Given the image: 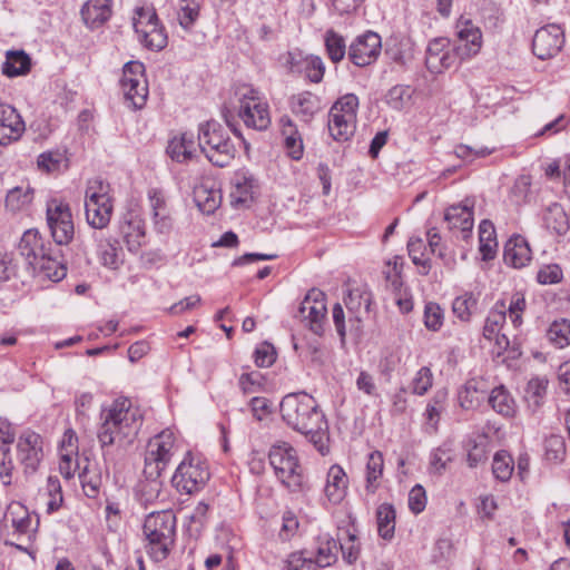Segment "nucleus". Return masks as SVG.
Masks as SVG:
<instances>
[{
	"instance_id": "680f3d73",
	"label": "nucleus",
	"mask_w": 570,
	"mask_h": 570,
	"mask_svg": "<svg viewBox=\"0 0 570 570\" xmlns=\"http://www.w3.org/2000/svg\"><path fill=\"white\" fill-rule=\"evenodd\" d=\"M66 158L63 154L59 151H47L42 153L38 157V166L39 168L52 173L60 170L61 166L65 165Z\"/></svg>"
},
{
	"instance_id": "c9c22d12",
	"label": "nucleus",
	"mask_w": 570,
	"mask_h": 570,
	"mask_svg": "<svg viewBox=\"0 0 570 570\" xmlns=\"http://www.w3.org/2000/svg\"><path fill=\"white\" fill-rule=\"evenodd\" d=\"M121 248L115 238H101L98 242L97 254L101 264L109 269H118L122 263L120 258Z\"/></svg>"
},
{
	"instance_id": "9b49d317",
	"label": "nucleus",
	"mask_w": 570,
	"mask_h": 570,
	"mask_svg": "<svg viewBox=\"0 0 570 570\" xmlns=\"http://www.w3.org/2000/svg\"><path fill=\"white\" fill-rule=\"evenodd\" d=\"M326 312L324 293L320 289L312 288L302 301L296 317L305 322L312 332L321 334Z\"/></svg>"
},
{
	"instance_id": "423d86ee",
	"label": "nucleus",
	"mask_w": 570,
	"mask_h": 570,
	"mask_svg": "<svg viewBox=\"0 0 570 570\" xmlns=\"http://www.w3.org/2000/svg\"><path fill=\"white\" fill-rule=\"evenodd\" d=\"M109 183L96 177L89 179L85 191V214L87 223L97 229L105 228L114 210Z\"/></svg>"
},
{
	"instance_id": "5701e85b",
	"label": "nucleus",
	"mask_w": 570,
	"mask_h": 570,
	"mask_svg": "<svg viewBox=\"0 0 570 570\" xmlns=\"http://www.w3.org/2000/svg\"><path fill=\"white\" fill-rule=\"evenodd\" d=\"M348 487V478L338 464H333L326 475V484L324 488L325 495L330 502L337 504L346 495Z\"/></svg>"
},
{
	"instance_id": "de8ad7c7",
	"label": "nucleus",
	"mask_w": 570,
	"mask_h": 570,
	"mask_svg": "<svg viewBox=\"0 0 570 570\" xmlns=\"http://www.w3.org/2000/svg\"><path fill=\"white\" fill-rule=\"evenodd\" d=\"M414 90L406 85H396L386 94V104L394 110H403L412 99Z\"/></svg>"
},
{
	"instance_id": "3c124183",
	"label": "nucleus",
	"mask_w": 570,
	"mask_h": 570,
	"mask_svg": "<svg viewBox=\"0 0 570 570\" xmlns=\"http://www.w3.org/2000/svg\"><path fill=\"white\" fill-rule=\"evenodd\" d=\"M492 472L495 479L507 482L513 472V459L507 451H499L494 454Z\"/></svg>"
},
{
	"instance_id": "4be33fe9",
	"label": "nucleus",
	"mask_w": 570,
	"mask_h": 570,
	"mask_svg": "<svg viewBox=\"0 0 570 570\" xmlns=\"http://www.w3.org/2000/svg\"><path fill=\"white\" fill-rule=\"evenodd\" d=\"M119 230L129 252L136 253L141 247L145 238V226L142 219L138 215L128 213L124 215L119 225Z\"/></svg>"
},
{
	"instance_id": "8fccbe9b",
	"label": "nucleus",
	"mask_w": 570,
	"mask_h": 570,
	"mask_svg": "<svg viewBox=\"0 0 570 570\" xmlns=\"http://www.w3.org/2000/svg\"><path fill=\"white\" fill-rule=\"evenodd\" d=\"M567 454L566 441L561 435L551 434L544 440V456L547 461L561 463Z\"/></svg>"
},
{
	"instance_id": "13d9d810",
	"label": "nucleus",
	"mask_w": 570,
	"mask_h": 570,
	"mask_svg": "<svg viewBox=\"0 0 570 570\" xmlns=\"http://www.w3.org/2000/svg\"><path fill=\"white\" fill-rule=\"evenodd\" d=\"M424 325L428 330L436 332L443 325L444 313L439 304L429 302L424 307Z\"/></svg>"
},
{
	"instance_id": "69168bd1",
	"label": "nucleus",
	"mask_w": 570,
	"mask_h": 570,
	"mask_svg": "<svg viewBox=\"0 0 570 570\" xmlns=\"http://www.w3.org/2000/svg\"><path fill=\"white\" fill-rule=\"evenodd\" d=\"M198 17L199 6L195 2L181 6L177 14L178 22L185 30H189Z\"/></svg>"
},
{
	"instance_id": "f8f14e48",
	"label": "nucleus",
	"mask_w": 570,
	"mask_h": 570,
	"mask_svg": "<svg viewBox=\"0 0 570 570\" xmlns=\"http://www.w3.org/2000/svg\"><path fill=\"white\" fill-rule=\"evenodd\" d=\"M381 37L373 31L358 36L348 48V58L357 67H366L376 61L381 53Z\"/></svg>"
},
{
	"instance_id": "ddd939ff",
	"label": "nucleus",
	"mask_w": 570,
	"mask_h": 570,
	"mask_svg": "<svg viewBox=\"0 0 570 570\" xmlns=\"http://www.w3.org/2000/svg\"><path fill=\"white\" fill-rule=\"evenodd\" d=\"M450 39L438 37L432 39L426 48L425 66L432 73H441L455 65L458 55L455 49H449Z\"/></svg>"
},
{
	"instance_id": "bb28decb",
	"label": "nucleus",
	"mask_w": 570,
	"mask_h": 570,
	"mask_svg": "<svg viewBox=\"0 0 570 570\" xmlns=\"http://www.w3.org/2000/svg\"><path fill=\"white\" fill-rule=\"evenodd\" d=\"M135 31L138 35L139 41L153 51L163 50L168 42L165 28L158 22H146L145 27L135 23Z\"/></svg>"
},
{
	"instance_id": "864d4df0",
	"label": "nucleus",
	"mask_w": 570,
	"mask_h": 570,
	"mask_svg": "<svg viewBox=\"0 0 570 570\" xmlns=\"http://www.w3.org/2000/svg\"><path fill=\"white\" fill-rule=\"evenodd\" d=\"M487 438L478 436V439L468 442V464L471 468L478 466L488 459Z\"/></svg>"
},
{
	"instance_id": "6e6d98bb",
	"label": "nucleus",
	"mask_w": 570,
	"mask_h": 570,
	"mask_svg": "<svg viewBox=\"0 0 570 570\" xmlns=\"http://www.w3.org/2000/svg\"><path fill=\"white\" fill-rule=\"evenodd\" d=\"M476 302L472 293H465L453 301L452 311L461 321H469L476 307Z\"/></svg>"
},
{
	"instance_id": "39448f33",
	"label": "nucleus",
	"mask_w": 570,
	"mask_h": 570,
	"mask_svg": "<svg viewBox=\"0 0 570 570\" xmlns=\"http://www.w3.org/2000/svg\"><path fill=\"white\" fill-rule=\"evenodd\" d=\"M269 464L277 480L291 492H306L309 487L296 450L285 441L274 443L268 452Z\"/></svg>"
},
{
	"instance_id": "052dcab7",
	"label": "nucleus",
	"mask_w": 570,
	"mask_h": 570,
	"mask_svg": "<svg viewBox=\"0 0 570 570\" xmlns=\"http://www.w3.org/2000/svg\"><path fill=\"white\" fill-rule=\"evenodd\" d=\"M527 306L525 298L522 294L515 293L511 296L507 313L514 327H519L522 323V313Z\"/></svg>"
},
{
	"instance_id": "2f4dec72",
	"label": "nucleus",
	"mask_w": 570,
	"mask_h": 570,
	"mask_svg": "<svg viewBox=\"0 0 570 570\" xmlns=\"http://www.w3.org/2000/svg\"><path fill=\"white\" fill-rule=\"evenodd\" d=\"M194 199L199 210L204 214H213L222 203V194L218 188L203 183L194 189Z\"/></svg>"
},
{
	"instance_id": "473e14b6",
	"label": "nucleus",
	"mask_w": 570,
	"mask_h": 570,
	"mask_svg": "<svg viewBox=\"0 0 570 570\" xmlns=\"http://www.w3.org/2000/svg\"><path fill=\"white\" fill-rule=\"evenodd\" d=\"M227 138H229V136L224 130L223 126L215 120L207 121L199 126L198 146L203 153L222 144Z\"/></svg>"
},
{
	"instance_id": "e433bc0d",
	"label": "nucleus",
	"mask_w": 570,
	"mask_h": 570,
	"mask_svg": "<svg viewBox=\"0 0 570 570\" xmlns=\"http://www.w3.org/2000/svg\"><path fill=\"white\" fill-rule=\"evenodd\" d=\"M30 67V57L24 51H8L2 72L8 77H17L29 72Z\"/></svg>"
},
{
	"instance_id": "7c9ffc66",
	"label": "nucleus",
	"mask_w": 570,
	"mask_h": 570,
	"mask_svg": "<svg viewBox=\"0 0 570 570\" xmlns=\"http://www.w3.org/2000/svg\"><path fill=\"white\" fill-rule=\"evenodd\" d=\"M384 472V456L381 451H372L367 455L365 466V491L374 494L381 487V479Z\"/></svg>"
},
{
	"instance_id": "6e6552de",
	"label": "nucleus",
	"mask_w": 570,
	"mask_h": 570,
	"mask_svg": "<svg viewBox=\"0 0 570 570\" xmlns=\"http://www.w3.org/2000/svg\"><path fill=\"white\" fill-rule=\"evenodd\" d=\"M238 116L248 128L256 130H265L271 125L268 105L250 87L244 88L240 94Z\"/></svg>"
},
{
	"instance_id": "0eeeda50",
	"label": "nucleus",
	"mask_w": 570,
	"mask_h": 570,
	"mask_svg": "<svg viewBox=\"0 0 570 570\" xmlns=\"http://www.w3.org/2000/svg\"><path fill=\"white\" fill-rule=\"evenodd\" d=\"M209 476L206 462L198 456L187 453L177 466L171 483L178 492L193 494L205 487Z\"/></svg>"
},
{
	"instance_id": "09e8293b",
	"label": "nucleus",
	"mask_w": 570,
	"mask_h": 570,
	"mask_svg": "<svg viewBox=\"0 0 570 570\" xmlns=\"http://www.w3.org/2000/svg\"><path fill=\"white\" fill-rule=\"evenodd\" d=\"M324 41L326 52L332 62L337 63L343 60L346 55V45L344 38L336 33L334 30H327Z\"/></svg>"
},
{
	"instance_id": "72a5a7b5",
	"label": "nucleus",
	"mask_w": 570,
	"mask_h": 570,
	"mask_svg": "<svg viewBox=\"0 0 570 570\" xmlns=\"http://www.w3.org/2000/svg\"><path fill=\"white\" fill-rule=\"evenodd\" d=\"M282 136L284 137V146L288 155L298 160L303 156V141L296 126L287 116L281 118Z\"/></svg>"
},
{
	"instance_id": "ea45409f",
	"label": "nucleus",
	"mask_w": 570,
	"mask_h": 570,
	"mask_svg": "<svg viewBox=\"0 0 570 570\" xmlns=\"http://www.w3.org/2000/svg\"><path fill=\"white\" fill-rule=\"evenodd\" d=\"M126 100L130 101L134 108H141L148 96V87L145 79L128 80L120 83Z\"/></svg>"
},
{
	"instance_id": "f257e3e1",
	"label": "nucleus",
	"mask_w": 570,
	"mask_h": 570,
	"mask_svg": "<svg viewBox=\"0 0 570 570\" xmlns=\"http://www.w3.org/2000/svg\"><path fill=\"white\" fill-rule=\"evenodd\" d=\"M279 411L283 421L289 428L304 434L318 451L323 452L328 424L312 395L306 392L288 393L282 399Z\"/></svg>"
},
{
	"instance_id": "0e129e2a",
	"label": "nucleus",
	"mask_w": 570,
	"mask_h": 570,
	"mask_svg": "<svg viewBox=\"0 0 570 570\" xmlns=\"http://www.w3.org/2000/svg\"><path fill=\"white\" fill-rule=\"evenodd\" d=\"M318 564L312 557H305L304 552H293L287 559L288 570H317Z\"/></svg>"
},
{
	"instance_id": "a211bd4d",
	"label": "nucleus",
	"mask_w": 570,
	"mask_h": 570,
	"mask_svg": "<svg viewBox=\"0 0 570 570\" xmlns=\"http://www.w3.org/2000/svg\"><path fill=\"white\" fill-rule=\"evenodd\" d=\"M24 131V122L18 111L0 101V145L18 140Z\"/></svg>"
},
{
	"instance_id": "338daca9",
	"label": "nucleus",
	"mask_w": 570,
	"mask_h": 570,
	"mask_svg": "<svg viewBox=\"0 0 570 570\" xmlns=\"http://www.w3.org/2000/svg\"><path fill=\"white\" fill-rule=\"evenodd\" d=\"M356 387L360 392L367 396H376L377 387L373 374L365 368H361L355 381Z\"/></svg>"
},
{
	"instance_id": "4d7b16f0",
	"label": "nucleus",
	"mask_w": 570,
	"mask_h": 570,
	"mask_svg": "<svg viewBox=\"0 0 570 570\" xmlns=\"http://www.w3.org/2000/svg\"><path fill=\"white\" fill-rule=\"evenodd\" d=\"M325 72V65L318 56H306L303 62V72L305 77L314 82L318 83L322 81Z\"/></svg>"
},
{
	"instance_id": "bf43d9fd",
	"label": "nucleus",
	"mask_w": 570,
	"mask_h": 570,
	"mask_svg": "<svg viewBox=\"0 0 570 570\" xmlns=\"http://www.w3.org/2000/svg\"><path fill=\"white\" fill-rule=\"evenodd\" d=\"M411 43L409 40H401L386 49V55L392 61L405 66L412 59Z\"/></svg>"
},
{
	"instance_id": "37998d69",
	"label": "nucleus",
	"mask_w": 570,
	"mask_h": 570,
	"mask_svg": "<svg viewBox=\"0 0 570 570\" xmlns=\"http://www.w3.org/2000/svg\"><path fill=\"white\" fill-rule=\"evenodd\" d=\"M254 179L245 175L237 176L230 193L232 205H247L253 199Z\"/></svg>"
},
{
	"instance_id": "774afa93",
	"label": "nucleus",
	"mask_w": 570,
	"mask_h": 570,
	"mask_svg": "<svg viewBox=\"0 0 570 570\" xmlns=\"http://www.w3.org/2000/svg\"><path fill=\"white\" fill-rule=\"evenodd\" d=\"M432 386V372L429 367H421L412 382L413 393L417 395L425 394Z\"/></svg>"
},
{
	"instance_id": "20e7f679",
	"label": "nucleus",
	"mask_w": 570,
	"mask_h": 570,
	"mask_svg": "<svg viewBox=\"0 0 570 570\" xmlns=\"http://www.w3.org/2000/svg\"><path fill=\"white\" fill-rule=\"evenodd\" d=\"M177 451V438L170 429L163 430L148 441L142 473L148 481L145 487H149L151 492L159 493L161 487L159 478Z\"/></svg>"
},
{
	"instance_id": "a18cd8bd",
	"label": "nucleus",
	"mask_w": 570,
	"mask_h": 570,
	"mask_svg": "<svg viewBox=\"0 0 570 570\" xmlns=\"http://www.w3.org/2000/svg\"><path fill=\"white\" fill-rule=\"evenodd\" d=\"M235 151L234 145L230 139L227 138L222 144L208 149L205 155L213 165L225 167L234 159Z\"/></svg>"
},
{
	"instance_id": "b1692460",
	"label": "nucleus",
	"mask_w": 570,
	"mask_h": 570,
	"mask_svg": "<svg viewBox=\"0 0 570 570\" xmlns=\"http://www.w3.org/2000/svg\"><path fill=\"white\" fill-rule=\"evenodd\" d=\"M488 403L495 413L505 419H512L517 415V401L504 385L490 389Z\"/></svg>"
},
{
	"instance_id": "4468645a",
	"label": "nucleus",
	"mask_w": 570,
	"mask_h": 570,
	"mask_svg": "<svg viewBox=\"0 0 570 570\" xmlns=\"http://www.w3.org/2000/svg\"><path fill=\"white\" fill-rule=\"evenodd\" d=\"M564 43L562 29L558 24H548L535 31L532 51L541 60L556 56Z\"/></svg>"
},
{
	"instance_id": "aec40b11",
	"label": "nucleus",
	"mask_w": 570,
	"mask_h": 570,
	"mask_svg": "<svg viewBox=\"0 0 570 570\" xmlns=\"http://www.w3.org/2000/svg\"><path fill=\"white\" fill-rule=\"evenodd\" d=\"M507 321V304L505 301H498L490 311L483 327V336L488 340L495 338L497 345L505 351L509 346V340L504 334L500 335L504 323Z\"/></svg>"
},
{
	"instance_id": "c85d7f7f",
	"label": "nucleus",
	"mask_w": 570,
	"mask_h": 570,
	"mask_svg": "<svg viewBox=\"0 0 570 570\" xmlns=\"http://www.w3.org/2000/svg\"><path fill=\"white\" fill-rule=\"evenodd\" d=\"M549 380L546 376H534L524 389L523 400L528 411L535 414L544 404Z\"/></svg>"
},
{
	"instance_id": "4c0bfd02",
	"label": "nucleus",
	"mask_w": 570,
	"mask_h": 570,
	"mask_svg": "<svg viewBox=\"0 0 570 570\" xmlns=\"http://www.w3.org/2000/svg\"><path fill=\"white\" fill-rule=\"evenodd\" d=\"M543 219L547 228L558 235H564L569 229V217L563 207L558 203H553L548 207Z\"/></svg>"
},
{
	"instance_id": "cd10ccee",
	"label": "nucleus",
	"mask_w": 570,
	"mask_h": 570,
	"mask_svg": "<svg viewBox=\"0 0 570 570\" xmlns=\"http://www.w3.org/2000/svg\"><path fill=\"white\" fill-rule=\"evenodd\" d=\"M81 17L86 26L96 29L102 26L111 16L109 0H89L81 8Z\"/></svg>"
},
{
	"instance_id": "79ce46f5",
	"label": "nucleus",
	"mask_w": 570,
	"mask_h": 570,
	"mask_svg": "<svg viewBox=\"0 0 570 570\" xmlns=\"http://www.w3.org/2000/svg\"><path fill=\"white\" fill-rule=\"evenodd\" d=\"M480 252L484 261L492 259L495 255L497 240L494 227L491 222L482 220L479 226Z\"/></svg>"
},
{
	"instance_id": "c03bdc74",
	"label": "nucleus",
	"mask_w": 570,
	"mask_h": 570,
	"mask_svg": "<svg viewBox=\"0 0 570 570\" xmlns=\"http://www.w3.org/2000/svg\"><path fill=\"white\" fill-rule=\"evenodd\" d=\"M547 337L558 348L570 345V321L566 318L554 321L547 331Z\"/></svg>"
},
{
	"instance_id": "603ef678",
	"label": "nucleus",
	"mask_w": 570,
	"mask_h": 570,
	"mask_svg": "<svg viewBox=\"0 0 570 570\" xmlns=\"http://www.w3.org/2000/svg\"><path fill=\"white\" fill-rule=\"evenodd\" d=\"M337 542L328 537H324L320 547L317 548L316 563L320 568H325L334 563L337 559Z\"/></svg>"
},
{
	"instance_id": "dca6fc26",
	"label": "nucleus",
	"mask_w": 570,
	"mask_h": 570,
	"mask_svg": "<svg viewBox=\"0 0 570 570\" xmlns=\"http://www.w3.org/2000/svg\"><path fill=\"white\" fill-rule=\"evenodd\" d=\"M53 249L50 243L46 244V240L37 229L24 232L18 245L20 255L26 259L30 268L36 266L41 259H45Z\"/></svg>"
},
{
	"instance_id": "e2e57ef3",
	"label": "nucleus",
	"mask_w": 570,
	"mask_h": 570,
	"mask_svg": "<svg viewBox=\"0 0 570 570\" xmlns=\"http://www.w3.org/2000/svg\"><path fill=\"white\" fill-rule=\"evenodd\" d=\"M494 151V148H488V147H480V148H473L468 145H458L454 149V154L456 157L465 160V161H473L476 158H484L489 155H491Z\"/></svg>"
},
{
	"instance_id": "9d476101",
	"label": "nucleus",
	"mask_w": 570,
	"mask_h": 570,
	"mask_svg": "<svg viewBox=\"0 0 570 570\" xmlns=\"http://www.w3.org/2000/svg\"><path fill=\"white\" fill-rule=\"evenodd\" d=\"M45 456L43 438L32 431L24 430L17 441V461L26 475L37 472Z\"/></svg>"
},
{
	"instance_id": "6ab92c4d",
	"label": "nucleus",
	"mask_w": 570,
	"mask_h": 570,
	"mask_svg": "<svg viewBox=\"0 0 570 570\" xmlns=\"http://www.w3.org/2000/svg\"><path fill=\"white\" fill-rule=\"evenodd\" d=\"M489 382L482 376L468 380L458 392V401L462 409L473 410L479 407L489 395Z\"/></svg>"
},
{
	"instance_id": "49530a36",
	"label": "nucleus",
	"mask_w": 570,
	"mask_h": 570,
	"mask_svg": "<svg viewBox=\"0 0 570 570\" xmlns=\"http://www.w3.org/2000/svg\"><path fill=\"white\" fill-rule=\"evenodd\" d=\"M79 479L85 494L88 498H96L102 484L101 473L96 468L88 464L82 472L79 473Z\"/></svg>"
},
{
	"instance_id": "2eb2a0df",
	"label": "nucleus",
	"mask_w": 570,
	"mask_h": 570,
	"mask_svg": "<svg viewBox=\"0 0 570 570\" xmlns=\"http://www.w3.org/2000/svg\"><path fill=\"white\" fill-rule=\"evenodd\" d=\"M456 35L462 42L454 47L460 60L470 59L479 53L482 47V32L471 20L460 19L456 23Z\"/></svg>"
},
{
	"instance_id": "a878e982",
	"label": "nucleus",
	"mask_w": 570,
	"mask_h": 570,
	"mask_svg": "<svg viewBox=\"0 0 570 570\" xmlns=\"http://www.w3.org/2000/svg\"><path fill=\"white\" fill-rule=\"evenodd\" d=\"M60 250L55 248L49 255L41 259L36 266H33L32 273L39 277L59 282L65 278L67 268L60 259Z\"/></svg>"
},
{
	"instance_id": "412c9836",
	"label": "nucleus",
	"mask_w": 570,
	"mask_h": 570,
	"mask_svg": "<svg viewBox=\"0 0 570 570\" xmlns=\"http://www.w3.org/2000/svg\"><path fill=\"white\" fill-rule=\"evenodd\" d=\"M148 199L153 210L155 229L160 234L169 233L173 227V219L167 208L164 191L158 188H151L148 190Z\"/></svg>"
},
{
	"instance_id": "393cba45",
	"label": "nucleus",
	"mask_w": 570,
	"mask_h": 570,
	"mask_svg": "<svg viewBox=\"0 0 570 570\" xmlns=\"http://www.w3.org/2000/svg\"><path fill=\"white\" fill-rule=\"evenodd\" d=\"M504 262L514 267H524L531 261V249L528 242L520 235L511 237L504 246Z\"/></svg>"
},
{
	"instance_id": "5fc2aeb1",
	"label": "nucleus",
	"mask_w": 570,
	"mask_h": 570,
	"mask_svg": "<svg viewBox=\"0 0 570 570\" xmlns=\"http://www.w3.org/2000/svg\"><path fill=\"white\" fill-rule=\"evenodd\" d=\"M357 107L358 98L354 94H346L332 106L330 112L356 120Z\"/></svg>"
},
{
	"instance_id": "a19ab883",
	"label": "nucleus",
	"mask_w": 570,
	"mask_h": 570,
	"mask_svg": "<svg viewBox=\"0 0 570 570\" xmlns=\"http://www.w3.org/2000/svg\"><path fill=\"white\" fill-rule=\"evenodd\" d=\"M33 189L30 186H17L10 189L6 196L7 209L16 213L31 204Z\"/></svg>"
},
{
	"instance_id": "f03ea898",
	"label": "nucleus",
	"mask_w": 570,
	"mask_h": 570,
	"mask_svg": "<svg viewBox=\"0 0 570 570\" xmlns=\"http://www.w3.org/2000/svg\"><path fill=\"white\" fill-rule=\"evenodd\" d=\"M140 422L137 411L131 409L128 399L116 400L111 407L102 415V423L98 430V441L104 450V459L107 461L106 448L121 442L125 439L135 436L139 430Z\"/></svg>"
},
{
	"instance_id": "f704fd0d",
	"label": "nucleus",
	"mask_w": 570,
	"mask_h": 570,
	"mask_svg": "<svg viewBox=\"0 0 570 570\" xmlns=\"http://www.w3.org/2000/svg\"><path fill=\"white\" fill-rule=\"evenodd\" d=\"M327 127L331 137L335 141L345 142L353 137L356 129V120L330 112Z\"/></svg>"
},
{
	"instance_id": "1a4fd4ad",
	"label": "nucleus",
	"mask_w": 570,
	"mask_h": 570,
	"mask_svg": "<svg viewBox=\"0 0 570 570\" xmlns=\"http://www.w3.org/2000/svg\"><path fill=\"white\" fill-rule=\"evenodd\" d=\"M47 223L58 245H67L73 239L72 214L67 203L51 199L47 203Z\"/></svg>"
},
{
	"instance_id": "f3484780",
	"label": "nucleus",
	"mask_w": 570,
	"mask_h": 570,
	"mask_svg": "<svg viewBox=\"0 0 570 570\" xmlns=\"http://www.w3.org/2000/svg\"><path fill=\"white\" fill-rule=\"evenodd\" d=\"M474 202L466 198L462 203L450 206L444 214V220L450 229H460L463 239H466L473 228Z\"/></svg>"
},
{
	"instance_id": "7ed1b4c3",
	"label": "nucleus",
	"mask_w": 570,
	"mask_h": 570,
	"mask_svg": "<svg viewBox=\"0 0 570 570\" xmlns=\"http://www.w3.org/2000/svg\"><path fill=\"white\" fill-rule=\"evenodd\" d=\"M145 550L154 562L166 560L175 547L176 515L171 510L149 513L144 522Z\"/></svg>"
},
{
	"instance_id": "58836bf2",
	"label": "nucleus",
	"mask_w": 570,
	"mask_h": 570,
	"mask_svg": "<svg viewBox=\"0 0 570 570\" xmlns=\"http://www.w3.org/2000/svg\"><path fill=\"white\" fill-rule=\"evenodd\" d=\"M379 535L384 540H391L395 530V510L392 504L383 503L376 510Z\"/></svg>"
},
{
	"instance_id": "c756f323",
	"label": "nucleus",
	"mask_w": 570,
	"mask_h": 570,
	"mask_svg": "<svg viewBox=\"0 0 570 570\" xmlns=\"http://www.w3.org/2000/svg\"><path fill=\"white\" fill-rule=\"evenodd\" d=\"M289 105L293 114L305 122L312 120L314 115L322 108L320 97L311 91H303L294 95L291 98Z\"/></svg>"
}]
</instances>
